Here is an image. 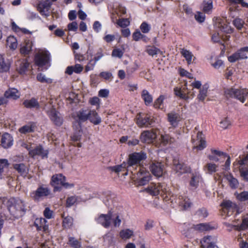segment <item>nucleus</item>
I'll return each instance as SVG.
<instances>
[{
    "mask_svg": "<svg viewBox=\"0 0 248 248\" xmlns=\"http://www.w3.org/2000/svg\"><path fill=\"white\" fill-rule=\"evenodd\" d=\"M191 142L193 144V149L201 151L206 147V142L202 132H197L195 136L192 135Z\"/></svg>",
    "mask_w": 248,
    "mask_h": 248,
    "instance_id": "obj_9",
    "label": "nucleus"
},
{
    "mask_svg": "<svg viewBox=\"0 0 248 248\" xmlns=\"http://www.w3.org/2000/svg\"><path fill=\"white\" fill-rule=\"evenodd\" d=\"M47 220L43 217L36 218L34 222V226L37 231L46 232L48 229Z\"/></svg>",
    "mask_w": 248,
    "mask_h": 248,
    "instance_id": "obj_24",
    "label": "nucleus"
},
{
    "mask_svg": "<svg viewBox=\"0 0 248 248\" xmlns=\"http://www.w3.org/2000/svg\"><path fill=\"white\" fill-rule=\"evenodd\" d=\"M96 62L93 60L91 59L89 61L85 68V71L87 72L89 71L93 70L96 64Z\"/></svg>",
    "mask_w": 248,
    "mask_h": 248,
    "instance_id": "obj_62",
    "label": "nucleus"
},
{
    "mask_svg": "<svg viewBox=\"0 0 248 248\" xmlns=\"http://www.w3.org/2000/svg\"><path fill=\"white\" fill-rule=\"evenodd\" d=\"M37 80L41 83H46L50 84L52 82V79L51 78H46L45 76L41 73L37 75Z\"/></svg>",
    "mask_w": 248,
    "mask_h": 248,
    "instance_id": "obj_55",
    "label": "nucleus"
},
{
    "mask_svg": "<svg viewBox=\"0 0 248 248\" xmlns=\"http://www.w3.org/2000/svg\"><path fill=\"white\" fill-rule=\"evenodd\" d=\"M164 165L159 162L152 163L150 166V169L152 173L155 176L161 177L163 173Z\"/></svg>",
    "mask_w": 248,
    "mask_h": 248,
    "instance_id": "obj_19",
    "label": "nucleus"
},
{
    "mask_svg": "<svg viewBox=\"0 0 248 248\" xmlns=\"http://www.w3.org/2000/svg\"><path fill=\"white\" fill-rule=\"evenodd\" d=\"M186 86L182 89L176 87L174 89V92L175 95L179 97L180 98L187 100L189 99L188 95L186 93Z\"/></svg>",
    "mask_w": 248,
    "mask_h": 248,
    "instance_id": "obj_35",
    "label": "nucleus"
},
{
    "mask_svg": "<svg viewBox=\"0 0 248 248\" xmlns=\"http://www.w3.org/2000/svg\"><path fill=\"white\" fill-rule=\"evenodd\" d=\"M6 206L10 214L16 219L24 216L27 211L25 202L19 197H10L6 202Z\"/></svg>",
    "mask_w": 248,
    "mask_h": 248,
    "instance_id": "obj_1",
    "label": "nucleus"
},
{
    "mask_svg": "<svg viewBox=\"0 0 248 248\" xmlns=\"http://www.w3.org/2000/svg\"><path fill=\"white\" fill-rule=\"evenodd\" d=\"M248 149V145L247 146ZM234 166H237L240 171V176L243 180L248 182V153L246 155L240 158L237 162L233 163Z\"/></svg>",
    "mask_w": 248,
    "mask_h": 248,
    "instance_id": "obj_5",
    "label": "nucleus"
},
{
    "mask_svg": "<svg viewBox=\"0 0 248 248\" xmlns=\"http://www.w3.org/2000/svg\"><path fill=\"white\" fill-rule=\"evenodd\" d=\"M32 44L29 40L26 41L21 46L20 49V53L26 56L29 55L32 50Z\"/></svg>",
    "mask_w": 248,
    "mask_h": 248,
    "instance_id": "obj_32",
    "label": "nucleus"
},
{
    "mask_svg": "<svg viewBox=\"0 0 248 248\" xmlns=\"http://www.w3.org/2000/svg\"><path fill=\"white\" fill-rule=\"evenodd\" d=\"M29 151V155L31 157L38 155L40 156L42 158H47L48 151V150H45L41 145L37 146L33 149H30L27 148Z\"/></svg>",
    "mask_w": 248,
    "mask_h": 248,
    "instance_id": "obj_17",
    "label": "nucleus"
},
{
    "mask_svg": "<svg viewBox=\"0 0 248 248\" xmlns=\"http://www.w3.org/2000/svg\"><path fill=\"white\" fill-rule=\"evenodd\" d=\"M23 105L27 108H35L39 109L40 107V104L38 100L32 97L30 99H26L23 102Z\"/></svg>",
    "mask_w": 248,
    "mask_h": 248,
    "instance_id": "obj_27",
    "label": "nucleus"
},
{
    "mask_svg": "<svg viewBox=\"0 0 248 248\" xmlns=\"http://www.w3.org/2000/svg\"><path fill=\"white\" fill-rule=\"evenodd\" d=\"M225 178L229 182V185L232 189L237 188L238 186V181L237 179L234 178L232 173H227L225 175Z\"/></svg>",
    "mask_w": 248,
    "mask_h": 248,
    "instance_id": "obj_37",
    "label": "nucleus"
},
{
    "mask_svg": "<svg viewBox=\"0 0 248 248\" xmlns=\"http://www.w3.org/2000/svg\"><path fill=\"white\" fill-rule=\"evenodd\" d=\"M6 44L10 49L13 50L16 49L17 46V40L13 36H10L7 38Z\"/></svg>",
    "mask_w": 248,
    "mask_h": 248,
    "instance_id": "obj_45",
    "label": "nucleus"
},
{
    "mask_svg": "<svg viewBox=\"0 0 248 248\" xmlns=\"http://www.w3.org/2000/svg\"><path fill=\"white\" fill-rule=\"evenodd\" d=\"M67 244L72 248H81V242L72 236L69 237Z\"/></svg>",
    "mask_w": 248,
    "mask_h": 248,
    "instance_id": "obj_46",
    "label": "nucleus"
},
{
    "mask_svg": "<svg viewBox=\"0 0 248 248\" xmlns=\"http://www.w3.org/2000/svg\"><path fill=\"white\" fill-rule=\"evenodd\" d=\"M245 24L243 20L240 18H236L233 20V25L238 30H241Z\"/></svg>",
    "mask_w": 248,
    "mask_h": 248,
    "instance_id": "obj_58",
    "label": "nucleus"
},
{
    "mask_svg": "<svg viewBox=\"0 0 248 248\" xmlns=\"http://www.w3.org/2000/svg\"><path fill=\"white\" fill-rule=\"evenodd\" d=\"M124 54V52L119 48H115L112 50V56L121 58Z\"/></svg>",
    "mask_w": 248,
    "mask_h": 248,
    "instance_id": "obj_64",
    "label": "nucleus"
},
{
    "mask_svg": "<svg viewBox=\"0 0 248 248\" xmlns=\"http://www.w3.org/2000/svg\"><path fill=\"white\" fill-rule=\"evenodd\" d=\"M129 167L126 164V162L124 161L120 165H115L113 166H110L108 167V169L111 171L115 172L118 173L120 172H124V175H127V172L129 170Z\"/></svg>",
    "mask_w": 248,
    "mask_h": 248,
    "instance_id": "obj_21",
    "label": "nucleus"
},
{
    "mask_svg": "<svg viewBox=\"0 0 248 248\" xmlns=\"http://www.w3.org/2000/svg\"><path fill=\"white\" fill-rule=\"evenodd\" d=\"M10 67V63L6 62L3 55L0 54V73L8 72Z\"/></svg>",
    "mask_w": 248,
    "mask_h": 248,
    "instance_id": "obj_39",
    "label": "nucleus"
},
{
    "mask_svg": "<svg viewBox=\"0 0 248 248\" xmlns=\"http://www.w3.org/2000/svg\"><path fill=\"white\" fill-rule=\"evenodd\" d=\"M147 158L146 154L143 151L140 152H134L128 155L127 162L129 168L133 166H137L142 161L145 160Z\"/></svg>",
    "mask_w": 248,
    "mask_h": 248,
    "instance_id": "obj_7",
    "label": "nucleus"
},
{
    "mask_svg": "<svg viewBox=\"0 0 248 248\" xmlns=\"http://www.w3.org/2000/svg\"><path fill=\"white\" fill-rule=\"evenodd\" d=\"M30 63L29 62L27 59L24 60L20 64L19 67L17 69L18 73L20 75L24 74L28 70L30 66Z\"/></svg>",
    "mask_w": 248,
    "mask_h": 248,
    "instance_id": "obj_44",
    "label": "nucleus"
},
{
    "mask_svg": "<svg viewBox=\"0 0 248 248\" xmlns=\"http://www.w3.org/2000/svg\"><path fill=\"white\" fill-rule=\"evenodd\" d=\"M196 215L200 217L205 218L208 216V213L206 209L203 207L197 211Z\"/></svg>",
    "mask_w": 248,
    "mask_h": 248,
    "instance_id": "obj_60",
    "label": "nucleus"
},
{
    "mask_svg": "<svg viewBox=\"0 0 248 248\" xmlns=\"http://www.w3.org/2000/svg\"><path fill=\"white\" fill-rule=\"evenodd\" d=\"M223 224L227 228V231L230 232L232 230L238 231L244 230L248 228V217L243 219L240 225H232L229 222H224Z\"/></svg>",
    "mask_w": 248,
    "mask_h": 248,
    "instance_id": "obj_18",
    "label": "nucleus"
},
{
    "mask_svg": "<svg viewBox=\"0 0 248 248\" xmlns=\"http://www.w3.org/2000/svg\"><path fill=\"white\" fill-rule=\"evenodd\" d=\"M13 168L21 176H26L28 174V169L24 163L14 164Z\"/></svg>",
    "mask_w": 248,
    "mask_h": 248,
    "instance_id": "obj_33",
    "label": "nucleus"
},
{
    "mask_svg": "<svg viewBox=\"0 0 248 248\" xmlns=\"http://www.w3.org/2000/svg\"><path fill=\"white\" fill-rule=\"evenodd\" d=\"M139 170L137 172H131L133 174L137 173L138 177H141L138 180V184L139 186H144L147 184L151 180L152 176L149 172L147 171L143 167H139Z\"/></svg>",
    "mask_w": 248,
    "mask_h": 248,
    "instance_id": "obj_10",
    "label": "nucleus"
},
{
    "mask_svg": "<svg viewBox=\"0 0 248 248\" xmlns=\"http://www.w3.org/2000/svg\"><path fill=\"white\" fill-rule=\"evenodd\" d=\"M100 103L101 100L97 96L91 97L89 100V103L92 106H96L97 109L100 108Z\"/></svg>",
    "mask_w": 248,
    "mask_h": 248,
    "instance_id": "obj_56",
    "label": "nucleus"
},
{
    "mask_svg": "<svg viewBox=\"0 0 248 248\" xmlns=\"http://www.w3.org/2000/svg\"><path fill=\"white\" fill-rule=\"evenodd\" d=\"M160 140L161 143L164 146L167 145V144H170L175 141L174 138L171 137L168 134L161 135Z\"/></svg>",
    "mask_w": 248,
    "mask_h": 248,
    "instance_id": "obj_42",
    "label": "nucleus"
},
{
    "mask_svg": "<svg viewBox=\"0 0 248 248\" xmlns=\"http://www.w3.org/2000/svg\"><path fill=\"white\" fill-rule=\"evenodd\" d=\"M65 181L66 177L62 173L53 175L50 182V184L53 187V191L54 192L61 191L62 187L68 189L74 187V184L67 183Z\"/></svg>",
    "mask_w": 248,
    "mask_h": 248,
    "instance_id": "obj_3",
    "label": "nucleus"
},
{
    "mask_svg": "<svg viewBox=\"0 0 248 248\" xmlns=\"http://www.w3.org/2000/svg\"><path fill=\"white\" fill-rule=\"evenodd\" d=\"M237 199L241 202H244L248 200V191L241 192L238 196Z\"/></svg>",
    "mask_w": 248,
    "mask_h": 248,
    "instance_id": "obj_63",
    "label": "nucleus"
},
{
    "mask_svg": "<svg viewBox=\"0 0 248 248\" xmlns=\"http://www.w3.org/2000/svg\"><path fill=\"white\" fill-rule=\"evenodd\" d=\"M213 9L212 0H208L203 2V11L206 14H209L211 13Z\"/></svg>",
    "mask_w": 248,
    "mask_h": 248,
    "instance_id": "obj_47",
    "label": "nucleus"
},
{
    "mask_svg": "<svg viewBox=\"0 0 248 248\" xmlns=\"http://www.w3.org/2000/svg\"><path fill=\"white\" fill-rule=\"evenodd\" d=\"M209 88L207 84H204L200 89L199 93L197 98L200 101H203L207 95V91Z\"/></svg>",
    "mask_w": 248,
    "mask_h": 248,
    "instance_id": "obj_40",
    "label": "nucleus"
},
{
    "mask_svg": "<svg viewBox=\"0 0 248 248\" xmlns=\"http://www.w3.org/2000/svg\"><path fill=\"white\" fill-rule=\"evenodd\" d=\"M173 169L179 174L187 173L189 171L190 168L184 163H180L178 160L174 159L173 160Z\"/></svg>",
    "mask_w": 248,
    "mask_h": 248,
    "instance_id": "obj_20",
    "label": "nucleus"
},
{
    "mask_svg": "<svg viewBox=\"0 0 248 248\" xmlns=\"http://www.w3.org/2000/svg\"><path fill=\"white\" fill-rule=\"evenodd\" d=\"M140 29L142 33H148L151 30V26L146 22H143L140 26Z\"/></svg>",
    "mask_w": 248,
    "mask_h": 248,
    "instance_id": "obj_61",
    "label": "nucleus"
},
{
    "mask_svg": "<svg viewBox=\"0 0 248 248\" xmlns=\"http://www.w3.org/2000/svg\"><path fill=\"white\" fill-rule=\"evenodd\" d=\"M20 94L18 91L15 88H10L4 93L5 98H10L16 100L20 97Z\"/></svg>",
    "mask_w": 248,
    "mask_h": 248,
    "instance_id": "obj_31",
    "label": "nucleus"
},
{
    "mask_svg": "<svg viewBox=\"0 0 248 248\" xmlns=\"http://www.w3.org/2000/svg\"><path fill=\"white\" fill-rule=\"evenodd\" d=\"M13 138L8 133H4L1 136V145L4 149H8L13 145Z\"/></svg>",
    "mask_w": 248,
    "mask_h": 248,
    "instance_id": "obj_22",
    "label": "nucleus"
},
{
    "mask_svg": "<svg viewBox=\"0 0 248 248\" xmlns=\"http://www.w3.org/2000/svg\"><path fill=\"white\" fill-rule=\"evenodd\" d=\"M50 4L48 1H43L39 3L37 6V10L42 16H48L47 12L49 11L50 7Z\"/></svg>",
    "mask_w": 248,
    "mask_h": 248,
    "instance_id": "obj_29",
    "label": "nucleus"
},
{
    "mask_svg": "<svg viewBox=\"0 0 248 248\" xmlns=\"http://www.w3.org/2000/svg\"><path fill=\"white\" fill-rule=\"evenodd\" d=\"M223 214L227 216H231L235 213L238 214L237 205L230 201H223L220 204Z\"/></svg>",
    "mask_w": 248,
    "mask_h": 248,
    "instance_id": "obj_8",
    "label": "nucleus"
},
{
    "mask_svg": "<svg viewBox=\"0 0 248 248\" xmlns=\"http://www.w3.org/2000/svg\"><path fill=\"white\" fill-rule=\"evenodd\" d=\"M217 167L215 164L208 163L203 167V170L206 173L212 174L217 171Z\"/></svg>",
    "mask_w": 248,
    "mask_h": 248,
    "instance_id": "obj_43",
    "label": "nucleus"
},
{
    "mask_svg": "<svg viewBox=\"0 0 248 248\" xmlns=\"http://www.w3.org/2000/svg\"><path fill=\"white\" fill-rule=\"evenodd\" d=\"M224 95L227 98H233L244 103L248 96V88H227L225 90Z\"/></svg>",
    "mask_w": 248,
    "mask_h": 248,
    "instance_id": "obj_2",
    "label": "nucleus"
},
{
    "mask_svg": "<svg viewBox=\"0 0 248 248\" xmlns=\"http://www.w3.org/2000/svg\"><path fill=\"white\" fill-rule=\"evenodd\" d=\"M157 134L154 129L151 130H144L140 135V140L144 143H152L156 138Z\"/></svg>",
    "mask_w": 248,
    "mask_h": 248,
    "instance_id": "obj_12",
    "label": "nucleus"
},
{
    "mask_svg": "<svg viewBox=\"0 0 248 248\" xmlns=\"http://www.w3.org/2000/svg\"><path fill=\"white\" fill-rule=\"evenodd\" d=\"M160 51V49L154 46H149L146 49L147 53L150 56H154Z\"/></svg>",
    "mask_w": 248,
    "mask_h": 248,
    "instance_id": "obj_59",
    "label": "nucleus"
},
{
    "mask_svg": "<svg viewBox=\"0 0 248 248\" xmlns=\"http://www.w3.org/2000/svg\"><path fill=\"white\" fill-rule=\"evenodd\" d=\"M47 114L50 120L55 125L60 126L62 124L63 118L55 108H51L50 110H48Z\"/></svg>",
    "mask_w": 248,
    "mask_h": 248,
    "instance_id": "obj_13",
    "label": "nucleus"
},
{
    "mask_svg": "<svg viewBox=\"0 0 248 248\" xmlns=\"http://www.w3.org/2000/svg\"><path fill=\"white\" fill-rule=\"evenodd\" d=\"M82 134L83 131L81 128V125L79 124L77 129L74 132L73 134L71 136V140L73 142L80 141Z\"/></svg>",
    "mask_w": 248,
    "mask_h": 248,
    "instance_id": "obj_38",
    "label": "nucleus"
},
{
    "mask_svg": "<svg viewBox=\"0 0 248 248\" xmlns=\"http://www.w3.org/2000/svg\"><path fill=\"white\" fill-rule=\"evenodd\" d=\"M247 52H248V46L238 49L236 52L228 56V60L230 62L233 63L240 60L247 59Z\"/></svg>",
    "mask_w": 248,
    "mask_h": 248,
    "instance_id": "obj_11",
    "label": "nucleus"
},
{
    "mask_svg": "<svg viewBox=\"0 0 248 248\" xmlns=\"http://www.w3.org/2000/svg\"><path fill=\"white\" fill-rule=\"evenodd\" d=\"M77 117L78 119V125L81 124V123L84 122L88 120L89 115L87 110L81 109L77 113Z\"/></svg>",
    "mask_w": 248,
    "mask_h": 248,
    "instance_id": "obj_36",
    "label": "nucleus"
},
{
    "mask_svg": "<svg viewBox=\"0 0 248 248\" xmlns=\"http://www.w3.org/2000/svg\"><path fill=\"white\" fill-rule=\"evenodd\" d=\"M133 235V232L129 229L122 230L120 232V236L123 239H128Z\"/></svg>",
    "mask_w": 248,
    "mask_h": 248,
    "instance_id": "obj_49",
    "label": "nucleus"
},
{
    "mask_svg": "<svg viewBox=\"0 0 248 248\" xmlns=\"http://www.w3.org/2000/svg\"><path fill=\"white\" fill-rule=\"evenodd\" d=\"M168 188L167 185L163 183H151L147 188L146 191L151 195H163L167 194Z\"/></svg>",
    "mask_w": 248,
    "mask_h": 248,
    "instance_id": "obj_6",
    "label": "nucleus"
},
{
    "mask_svg": "<svg viewBox=\"0 0 248 248\" xmlns=\"http://www.w3.org/2000/svg\"><path fill=\"white\" fill-rule=\"evenodd\" d=\"M179 204L183 207L184 210H186L190 207L192 203L189 199L185 197L184 199H182V201L179 202Z\"/></svg>",
    "mask_w": 248,
    "mask_h": 248,
    "instance_id": "obj_57",
    "label": "nucleus"
},
{
    "mask_svg": "<svg viewBox=\"0 0 248 248\" xmlns=\"http://www.w3.org/2000/svg\"><path fill=\"white\" fill-rule=\"evenodd\" d=\"M141 97L144 101V104L146 106H149L153 102V96L147 90L144 89L142 91L141 93Z\"/></svg>",
    "mask_w": 248,
    "mask_h": 248,
    "instance_id": "obj_34",
    "label": "nucleus"
},
{
    "mask_svg": "<svg viewBox=\"0 0 248 248\" xmlns=\"http://www.w3.org/2000/svg\"><path fill=\"white\" fill-rule=\"evenodd\" d=\"M73 224V218L70 216H67L63 219L62 227L64 229H69Z\"/></svg>",
    "mask_w": 248,
    "mask_h": 248,
    "instance_id": "obj_50",
    "label": "nucleus"
},
{
    "mask_svg": "<svg viewBox=\"0 0 248 248\" xmlns=\"http://www.w3.org/2000/svg\"><path fill=\"white\" fill-rule=\"evenodd\" d=\"M78 201V197L74 195L67 197L66 201V206L70 207L74 205Z\"/></svg>",
    "mask_w": 248,
    "mask_h": 248,
    "instance_id": "obj_51",
    "label": "nucleus"
},
{
    "mask_svg": "<svg viewBox=\"0 0 248 248\" xmlns=\"http://www.w3.org/2000/svg\"><path fill=\"white\" fill-rule=\"evenodd\" d=\"M194 229L199 232L209 231L216 229L215 226L212 225L210 223H201L193 224Z\"/></svg>",
    "mask_w": 248,
    "mask_h": 248,
    "instance_id": "obj_23",
    "label": "nucleus"
},
{
    "mask_svg": "<svg viewBox=\"0 0 248 248\" xmlns=\"http://www.w3.org/2000/svg\"><path fill=\"white\" fill-rule=\"evenodd\" d=\"M165 99V96L163 95H160L154 102V107L155 108L162 109L163 103Z\"/></svg>",
    "mask_w": 248,
    "mask_h": 248,
    "instance_id": "obj_54",
    "label": "nucleus"
},
{
    "mask_svg": "<svg viewBox=\"0 0 248 248\" xmlns=\"http://www.w3.org/2000/svg\"><path fill=\"white\" fill-rule=\"evenodd\" d=\"M155 123L154 118L147 113L140 112L136 117V123L140 128L152 127Z\"/></svg>",
    "mask_w": 248,
    "mask_h": 248,
    "instance_id": "obj_4",
    "label": "nucleus"
},
{
    "mask_svg": "<svg viewBox=\"0 0 248 248\" xmlns=\"http://www.w3.org/2000/svg\"><path fill=\"white\" fill-rule=\"evenodd\" d=\"M36 124L33 122H30L18 129L20 134L26 135L28 133H33L35 131Z\"/></svg>",
    "mask_w": 248,
    "mask_h": 248,
    "instance_id": "obj_25",
    "label": "nucleus"
},
{
    "mask_svg": "<svg viewBox=\"0 0 248 248\" xmlns=\"http://www.w3.org/2000/svg\"><path fill=\"white\" fill-rule=\"evenodd\" d=\"M50 194V190L48 187L41 186L31 193V196L33 200H39L42 198L47 197Z\"/></svg>",
    "mask_w": 248,
    "mask_h": 248,
    "instance_id": "obj_16",
    "label": "nucleus"
},
{
    "mask_svg": "<svg viewBox=\"0 0 248 248\" xmlns=\"http://www.w3.org/2000/svg\"><path fill=\"white\" fill-rule=\"evenodd\" d=\"M218 27L220 31L226 33H231L232 32V29L231 26L224 22H220L218 23Z\"/></svg>",
    "mask_w": 248,
    "mask_h": 248,
    "instance_id": "obj_48",
    "label": "nucleus"
},
{
    "mask_svg": "<svg viewBox=\"0 0 248 248\" xmlns=\"http://www.w3.org/2000/svg\"><path fill=\"white\" fill-rule=\"evenodd\" d=\"M181 53L182 55L186 59L188 64H190L191 63L192 58L193 55L191 52L186 49H183Z\"/></svg>",
    "mask_w": 248,
    "mask_h": 248,
    "instance_id": "obj_53",
    "label": "nucleus"
},
{
    "mask_svg": "<svg viewBox=\"0 0 248 248\" xmlns=\"http://www.w3.org/2000/svg\"><path fill=\"white\" fill-rule=\"evenodd\" d=\"M50 54L47 53H38L34 56V61L36 65L43 67L49 61Z\"/></svg>",
    "mask_w": 248,
    "mask_h": 248,
    "instance_id": "obj_15",
    "label": "nucleus"
},
{
    "mask_svg": "<svg viewBox=\"0 0 248 248\" xmlns=\"http://www.w3.org/2000/svg\"><path fill=\"white\" fill-rule=\"evenodd\" d=\"M9 165L8 160L6 159H0V179H2V175L5 168H8Z\"/></svg>",
    "mask_w": 248,
    "mask_h": 248,
    "instance_id": "obj_52",
    "label": "nucleus"
},
{
    "mask_svg": "<svg viewBox=\"0 0 248 248\" xmlns=\"http://www.w3.org/2000/svg\"><path fill=\"white\" fill-rule=\"evenodd\" d=\"M201 179V176L199 173H195L192 174L191 180L189 182V185L194 188H197Z\"/></svg>",
    "mask_w": 248,
    "mask_h": 248,
    "instance_id": "obj_41",
    "label": "nucleus"
},
{
    "mask_svg": "<svg viewBox=\"0 0 248 248\" xmlns=\"http://www.w3.org/2000/svg\"><path fill=\"white\" fill-rule=\"evenodd\" d=\"M195 231L193 228V224L191 226L188 224H184L181 227V231L183 235L187 238L191 237Z\"/></svg>",
    "mask_w": 248,
    "mask_h": 248,
    "instance_id": "obj_28",
    "label": "nucleus"
},
{
    "mask_svg": "<svg viewBox=\"0 0 248 248\" xmlns=\"http://www.w3.org/2000/svg\"><path fill=\"white\" fill-rule=\"evenodd\" d=\"M168 121L173 127H176L180 121V115L175 112H171L167 114Z\"/></svg>",
    "mask_w": 248,
    "mask_h": 248,
    "instance_id": "obj_26",
    "label": "nucleus"
},
{
    "mask_svg": "<svg viewBox=\"0 0 248 248\" xmlns=\"http://www.w3.org/2000/svg\"><path fill=\"white\" fill-rule=\"evenodd\" d=\"M88 120L94 125L99 124L101 122V118L96 110H90L88 111Z\"/></svg>",
    "mask_w": 248,
    "mask_h": 248,
    "instance_id": "obj_30",
    "label": "nucleus"
},
{
    "mask_svg": "<svg viewBox=\"0 0 248 248\" xmlns=\"http://www.w3.org/2000/svg\"><path fill=\"white\" fill-rule=\"evenodd\" d=\"M112 216V213L109 211L107 214L100 215L98 217L95 218V221L105 228H108L111 224Z\"/></svg>",
    "mask_w": 248,
    "mask_h": 248,
    "instance_id": "obj_14",
    "label": "nucleus"
}]
</instances>
